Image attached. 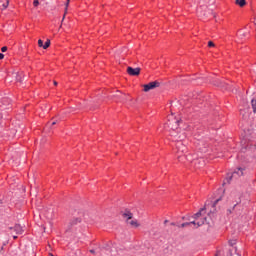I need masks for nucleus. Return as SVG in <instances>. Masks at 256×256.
Returning a JSON list of instances; mask_svg holds the SVG:
<instances>
[{
	"label": "nucleus",
	"mask_w": 256,
	"mask_h": 256,
	"mask_svg": "<svg viewBox=\"0 0 256 256\" xmlns=\"http://www.w3.org/2000/svg\"><path fill=\"white\" fill-rule=\"evenodd\" d=\"M181 151H182V153H183V152L185 151V149H182Z\"/></svg>",
	"instance_id": "nucleus-34"
},
{
	"label": "nucleus",
	"mask_w": 256,
	"mask_h": 256,
	"mask_svg": "<svg viewBox=\"0 0 256 256\" xmlns=\"http://www.w3.org/2000/svg\"><path fill=\"white\" fill-rule=\"evenodd\" d=\"M0 3H2V9H7V7H9V0H2Z\"/></svg>",
	"instance_id": "nucleus-13"
},
{
	"label": "nucleus",
	"mask_w": 256,
	"mask_h": 256,
	"mask_svg": "<svg viewBox=\"0 0 256 256\" xmlns=\"http://www.w3.org/2000/svg\"><path fill=\"white\" fill-rule=\"evenodd\" d=\"M242 175H243V169L238 168L231 175L228 174V177L226 178V181H227V183H230L232 178L237 179V177H241Z\"/></svg>",
	"instance_id": "nucleus-5"
},
{
	"label": "nucleus",
	"mask_w": 256,
	"mask_h": 256,
	"mask_svg": "<svg viewBox=\"0 0 256 256\" xmlns=\"http://www.w3.org/2000/svg\"><path fill=\"white\" fill-rule=\"evenodd\" d=\"M13 239H17V236H13Z\"/></svg>",
	"instance_id": "nucleus-33"
},
{
	"label": "nucleus",
	"mask_w": 256,
	"mask_h": 256,
	"mask_svg": "<svg viewBox=\"0 0 256 256\" xmlns=\"http://www.w3.org/2000/svg\"><path fill=\"white\" fill-rule=\"evenodd\" d=\"M90 253L95 254V250H90Z\"/></svg>",
	"instance_id": "nucleus-28"
},
{
	"label": "nucleus",
	"mask_w": 256,
	"mask_h": 256,
	"mask_svg": "<svg viewBox=\"0 0 256 256\" xmlns=\"http://www.w3.org/2000/svg\"><path fill=\"white\" fill-rule=\"evenodd\" d=\"M1 51H2V53H5V52L7 51V46H3V47L1 48Z\"/></svg>",
	"instance_id": "nucleus-20"
},
{
	"label": "nucleus",
	"mask_w": 256,
	"mask_h": 256,
	"mask_svg": "<svg viewBox=\"0 0 256 256\" xmlns=\"http://www.w3.org/2000/svg\"><path fill=\"white\" fill-rule=\"evenodd\" d=\"M51 46V40H47L43 46V49H49V47Z\"/></svg>",
	"instance_id": "nucleus-14"
},
{
	"label": "nucleus",
	"mask_w": 256,
	"mask_h": 256,
	"mask_svg": "<svg viewBox=\"0 0 256 256\" xmlns=\"http://www.w3.org/2000/svg\"><path fill=\"white\" fill-rule=\"evenodd\" d=\"M167 223H169V220H165V221H164V224H167Z\"/></svg>",
	"instance_id": "nucleus-29"
},
{
	"label": "nucleus",
	"mask_w": 256,
	"mask_h": 256,
	"mask_svg": "<svg viewBox=\"0 0 256 256\" xmlns=\"http://www.w3.org/2000/svg\"><path fill=\"white\" fill-rule=\"evenodd\" d=\"M76 223H81V219H76Z\"/></svg>",
	"instance_id": "nucleus-26"
},
{
	"label": "nucleus",
	"mask_w": 256,
	"mask_h": 256,
	"mask_svg": "<svg viewBox=\"0 0 256 256\" xmlns=\"http://www.w3.org/2000/svg\"><path fill=\"white\" fill-rule=\"evenodd\" d=\"M229 245L231 248L227 250V255L226 256H240L239 253H237V240H230Z\"/></svg>",
	"instance_id": "nucleus-3"
},
{
	"label": "nucleus",
	"mask_w": 256,
	"mask_h": 256,
	"mask_svg": "<svg viewBox=\"0 0 256 256\" xmlns=\"http://www.w3.org/2000/svg\"><path fill=\"white\" fill-rule=\"evenodd\" d=\"M203 215H205V208H201L199 210V212H197L196 214H194L192 216V218H194L196 221H199V219H201V217H203Z\"/></svg>",
	"instance_id": "nucleus-8"
},
{
	"label": "nucleus",
	"mask_w": 256,
	"mask_h": 256,
	"mask_svg": "<svg viewBox=\"0 0 256 256\" xmlns=\"http://www.w3.org/2000/svg\"><path fill=\"white\" fill-rule=\"evenodd\" d=\"M33 5H34V7H38L39 6V0H34Z\"/></svg>",
	"instance_id": "nucleus-18"
},
{
	"label": "nucleus",
	"mask_w": 256,
	"mask_h": 256,
	"mask_svg": "<svg viewBox=\"0 0 256 256\" xmlns=\"http://www.w3.org/2000/svg\"><path fill=\"white\" fill-rule=\"evenodd\" d=\"M179 119L175 118L173 115L168 117L167 127L171 129V131H177L179 129Z\"/></svg>",
	"instance_id": "nucleus-2"
},
{
	"label": "nucleus",
	"mask_w": 256,
	"mask_h": 256,
	"mask_svg": "<svg viewBox=\"0 0 256 256\" xmlns=\"http://www.w3.org/2000/svg\"><path fill=\"white\" fill-rule=\"evenodd\" d=\"M0 119H1V114H0Z\"/></svg>",
	"instance_id": "nucleus-35"
},
{
	"label": "nucleus",
	"mask_w": 256,
	"mask_h": 256,
	"mask_svg": "<svg viewBox=\"0 0 256 256\" xmlns=\"http://www.w3.org/2000/svg\"><path fill=\"white\" fill-rule=\"evenodd\" d=\"M143 87H144V92L149 93V91H151L153 89H157V87H161V82L153 81L148 84H144Z\"/></svg>",
	"instance_id": "nucleus-4"
},
{
	"label": "nucleus",
	"mask_w": 256,
	"mask_h": 256,
	"mask_svg": "<svg viewBox=\"0 0 256 256\" xmlns=\"http://www.w3.org/2000/svg\"><path fill=\"white\" fill-rule=\"evenodd\" d=\"M190 225H191V223L185 222V223H182V224L180 225V227H189Z\"/></svg>",
	"instance_id": "nucleus-17"
},
{
	"label": "nucleus",
	"mask_w": 256,
	"mask_h": 256,
	"mask_svg": "<svg viewBox=\"0 0 256 256\" xmlns=\"http://www.w3.org/2000/svg\"><path fill=\"white\" fill-rule=\"evenodd\" d=\"M114 97H117V99H120L121 101H125V99H127V95L122 94L121 92H117V94L114 95Z\"/></svg>",
	"instance_id": "nucleus-11"
},
{
	"label": "nucleus",
	"mask_w": 256,
	"mask_h": 256,
	"mask_svg": "<svg viewBox=\"0 0 256 256\" xmlns=\"http://www.w3.org/2000/svg\"><path fill=\"white\" fill-rule=\"evenodd\" d=\"M126 71H127L128 75H130L132 77H137L141 73V68H133V67L129 66V67H127Z\"/></svg>",
	"instance_id": "nucleus-6"
},
{
	"label": "nucleus",
	"mask_w": 256,
	"mask_h": 256,
	"mask_svg": "<svg viewBox=\"0 0 256 256\" xmlns=\"http://www.w3.org/2000/svg\"><path fill=\"white\" fill-rule=\"evenodd\" d=\"M171 225H172V227H175V222H172Z\"/></svg>",
	"instance_id": "nucleus-30"
},
{
	"label": "nucleus",
	"mask_w": 256,
	"mask_h": 256,
	"mask_svg": "<svg viewBox=\"0 0 256 256\" xmlns=\"http://www.w3.org/2000/svg\"><path fill=\"white\" fill-rule=\"evenodd\" d=\"M203 219H205V217H201L197 221H203Z\"/></svg>",
	"instance_id": "nucleus-25"
},
{
	"label": "nucleus",
	"mask_w": 256,
	"mask_h": 256,
	"mask_svg": "<svg viewBox=\"0 0 256 256\" xmlns=\"http://www.w3.org/2000/svg\"><path fill=\"white\" fill-rule=\"evenodd\" d=\"M246 4L245 0H236V5H239V7H245Z\"/></svg>",
	"instance_id": "nucleus-12"
},
{
	"label": "nucleus",
	"mask_w": 256,
	"mask_h": 256,
	"mask_svg": "<svg viewBox=\"0 0 256 256\" xmlns=\"http://www.w3.org/2000/svg\"><path fill=\"white\" fill-rule=\"evenodd\" d=\"M45 45L43 44V40L39 39L38 40V47H44Z\"/></svg>",
	"instance_id": "nucleus-16"
},
{
	"label": "nucleus",
	"mask_w": 256,
	"mask_h": 256,
	"mask_svg": "<svg viewBox=\"0 0 256 256\" xmlns=\"http://www.w3.org/2000/svg\"><path fill=\"white\" fill-rule=\"evenodd\" d=\"M13 229H14V231H15V233L17 235H22V233H23V226H21L19 224H16Z\"/></svg>",
	"instance_id": "nucleus-9"
},
{
	"label": "nucleus",
	"mask_w": 256,
	"mask_h": 256,
	"mask_svg": "<svg viewBox=\"0 0 256 256\" xmlns=\"http://www.w3.org/2000/svg\"><path fill=\"white\" fill-rule=\"evenodd\" d=\"M123 217H125L126 223H128V225L132 226L134 229H137V227H141L139 221H137V219H133V214L131 212H125L123 214Z\"/></svg>",
	"instance_id": "nucleus-1"
},
{
	"label": "nucleus",
	"mask_w": 256,
	"mask_h": 256,
	"mask_svg": "<svg viewBox=\"0 0 256 256\" xmlns=\"http://www.w3.org/2000/svg\"><path fill=\"white\" fill-rule=\"evenodd\" d=\"M70 1H71V0H67V2H66V9H67V7H69Z\"/></svg>",
	"instance_id": "nucleus-22"
},
{
	"label": "nucleus",
	"mask_w": 256,
	"mask_h": 256,
	"mask_svg": "<svg viewBox=\"0 0 256 256\" xmlns=\"http://www.w3.org/2000/svg\"><path fill=\"white\" fill-rule=\"evenodd\" d=\"M214 46H215V43H213V41L208 42V47H214Z\"/></svg>",
	"instance_id": "nucleus-19"
},
{
	"label": "nucleus",
	"mask_w": 256,
	"mask_h": 256,
	"mask_svg": "<svg viewBox=\"0 0 256 256\" xmlns=\"http://www.w3.org/2000/svg\"><path fill=\"white\" fill-rule=\"evenodd\" d=\"M0 59H5V55L3 53H0Z\"/></svg>",
	"instance_id": "nucleus-21"
},
{
	"label": "nucleus",
	"mask_w": 256,
	"mask_h": 256,
	"mask_svg": "<svg viewBox=\"0 0 256 256\" xmlns=\"http://www.w3.org/2000/svg\"><path fill=\"white\" fill-rule=\"evenodd\" d=\"M216 256H221V251L217 252Z\"/></svg>",
	"instance_id": "nucleus-27"
},
{
	"label": "nucleus",
	"mask_w": 256,
	"mask_h": 256,
	"mask_svg": "<svg viewBox=\"0 0 256 256\" xmlns=\"http://www.w3.org/2000/svg\"><path fill=\"white\" fill-rule=\"evenodd\" d=\"M185 159H187V157H185V156H178V161L180 163H183V161H185Z\"/></svg>",
	"instance_id": "nucleus-15"
},
{
	"label": "nucleus",
	"mask_w": 256,
	"mask_h": 256,
	"mask_svg": "<svg viewBox=\"0 0 256 256\" xmlns=\"http://www.w3.org/2000/svg\"><path fill=\"white\" fill-rule=\"evenodd\" d=\"M54 85H57V81H54Z\"/></svg>",
	"instance_id": "nucleus-32"
},
{
	"label": "nucleus",
	"mask_w": 256,
	"mask_h": 256,
	"mask_svg": "<svg viewBox=\"0 0 256 256\" xmlns=\"http://www.w3.org/2000/svg\"><path fill=\"white\" fill-rule=\"evenodd\" d=\"M237 207V204H235L233 207H230L226 210V215L229 217L230 215H233L235 213V208Z\"/></svg>",
	"instance_id": "nucleus-10"
},
{
	"label": "nucleus",
	"mask_w": 256,
	"mask_h": 256,
	"mask_svg": "<svg viewBox=\"0 0 256 256\" xmlns=\"http://www.w3.org/2000/svg\"><path fill=\"white\" fill-rule=\"evenodd\" d=\"M10 137H15V131H13L12 135H10Z\"/></svg>",
	"instance_id": "nucleus-23"
},
{
	"label": "nucleus",
	"mask_w": 256,
	"mask_h": 256,
	"mask_svg": "<svg viewBox=\"0 0 256 256\" xmlns=\"http://www.w3.org/2000/svg\"><path fill=\"white\" fill-rule=\"evenodd\" d=\"M57 124V122H52V125H56Z\"/></svg>",
	"instance_id": "nucleus-31"
},
{
	"label": "nucleus",
	"mask_w": 256,
	"mask_h": 256,
	"mask_svg": "<svg viewBox=\"0 0 256 256\" xmlns=\"http://www.w3.org/2000/svg\"><path fill=\"white\" fill-rule=\"evenodd\" d=\"M188 223H190V225H195L196 229L198 227L205 225V223H207L209 225V222L207 221V217H204L202 221H198V220L194 219L193 221H190Z\"/></svg>",
	"instance_id": "nucleus-7"
},
{
	"label": "nucleus",
	"mask_w": 256,
	"mask_h": 256,
	"mask_svg": "<svg viewBox=\"0 0 256 256\" xmlns=\"http://www.w3.org/2000/svg\"><path fill=\"white\" fill-rule=\"evenodd\" d=\"M217 203H219V199L214 202V207L217 205Z\"/></svg>",
	"instance_id": "nucleus-24"
}]
</instances>
